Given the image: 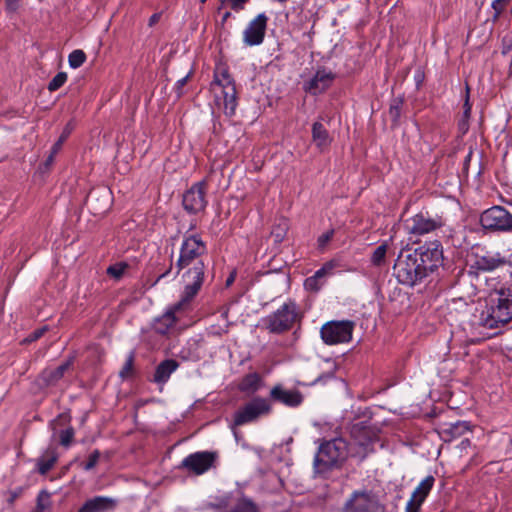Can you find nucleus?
I'll return each instance as SVG.
<instances>
[{
    "mask_svg": "<svg viewBox=\"0 0 512 512\" xmlns=\"http://www.w3.org/2000/svg\"><path fill=\"white\" fill-rule=\"evenodd\" d=\"M208 248L198 233L183 235L179 257L175 263L176 275L184 270L183 301H191L200 291L208 271Z\"/></svg>",
    "mask_w": 512,
    "mask_h": 512,
    "instance_id": "f257e3e1",
    "label": "nucleus"
},
{
    "mask_svg": "<svg viewBox=\"0 0 512 512\" xmlns=\"http://www.w3.org/2000/svg\"><path fill=\"white\" fill-rule=\"evenodd\" d=\"M512 320V289L500 288L492 291L485 310L481 312L479 324L485 328L495 329Z\"/></svg>",
    "mask_w": 512,
    "mask_h": 512,
    "instance_id": "f03ea898",
    "label": "nucleus"
},
{
    "mask_svg": "<svg viewBox=\"0 0 512 512\" xmlns=\"http://www.w3.org/2000/svg\"><path fill=\"white\" fill-rule=\"evenodd\" d=\"M349 454V446L343 438H334L319 446L314 457V470L317 474H324L341 465Z\"/></svg>",
    "mask_w": 512,
    "mask_h": 512,
    "instance_id": "7ed1b4c3",
    "label": "nucleus"
},
{
    "mask_svg": "<svg viewBox=\"0 0 512 512\" xmlns=\"http://www.w3.org/2000/svg\"><path fill=\"white\" fill-rule=\"evenodd\" d=\"M393 272L401 284L411 287L426 277L418 263L417 254L409 250L400 252L393 266Z\"/></svg>",
    "mask_w": 512,
    "mask_h": 512,
    "instance_id": "20e7f679",
    "label": "nucleus"
},
{
    "mask_svg": "<svg viewBox=\"0 0 512 512\" xmlns=\"http://www.w3.org/2000/svg\"><path fill=\"white\" fill-rule=\"evenodd\" d=\"M350 436L353 441L351 456L364 460L374 451V443L378 440V437L375 430L366 422L353 424L350 429Z\"/></svg>",
    "mask_w": 512,
    "mask_h": 512,
    "instance_id": "39448f33",
    "label": "nucleus"
},
{
    "mask_svg": "<svg viewBox=\"0 0 512 512\" xmlns=\"http://www.w3.org/2000/svg\"><path fill=\"white\" fill-rule=\"evenodd\" d=\"M298 320L297 305L295 302L289 301L264 318V325L272 334H283L292 329Z\"/></svg>",
    "mask_w": 512,
    "mask_h": 512,
    "instance_id": "423d86ee",
    "label": "nucleus"
},
{
    "mask_svg": "<svg viewBox=\"0 0 512 512\" xmlns=\"http://www.w3.org/2000/svg\"><path fill=\"white\" fill-rule=\"evenodd\" d=\"M272 411L270 400L257 396L242 405L233 415V425L243 426L269 415Z\"/></svg>",
    "mask_w": 512,
    "mask_h": 512,
    "instance_id": "0eeeda50",
    "label": "nucleus"
},
{
    "mask_svg": "<svg viewBox=\"0 0 512 512\" xmlns=\"http://www.w3.org/2000/svg\"><path fill=\"white\" fill-rule=\"evenodd\" d=\"M219 455L217 451H197L187 455L180 463L179 469L189 474L200 476L215 468Z\"/></svg>",
    "mask_w": 512,
    "mask_h": 512,
    "instance_id": "6e6552de",
    "label": "nucleus"
},
{
    "mask_svg": "<svg viewBox=\"0 0 512 512\" xmlns=\"http://www.w3.org/2000/svg\"><path fill=\"white\" fill-rule=\"evenodd\" d=\"M354 322L350 320L329 321L320 330L321 339L327 345L348 343L352 340Z\"/></svg>",
    "mask_w": 512,
    "mask_h": 512,
    "instance_id": "1a4fd4ad",
    "label": "nucleus"
},
{
    "mask_svg": "<svg viewBox=\"0 0 512 512\" xmlns=\"http://www.w3.org/2000/svg\"><path fill=\"white\" fill-rule=\"evenodd\" d=\"M341 512H384V506L371 491L356 490L347 499Z\"/></svg>",
    "mask_w": 512,
    "mask_h": 512,
    "instance_id": "9d476101",
    "label": "nucleus"
},
{
    "mask_svg": "<svg viewBox=\"0 0 512 512\" xmlns=\"http://www.w3.org/2000/svg\"><path fill=\"white\" fill-rule=\"evenodd\" d=\"M417 254L418 263L426 276L443 263V250L439 241L425 243L413 251Z\"/></svg>",
    "mask_w": 512,
    "mask_h": 512,
    "instance_id": "9b49d317",
    "label": "nucleus"
},
{
    "mask_svg": "<svg viewBox=\"0 0 512 512\" xmlns=\"http://www.w3.org/2000/svg\"><path fill=\"white\" fill-rule=\"evenodd\" d=\"M481 226L491 231H511L512 214L502 206H493L480 216Z\"/></svg>",
    "mask_w": 512,
    "mask_h": 512,
    "instance_id": "f8f14e48",
    "label": "nucleus"
},
{
    "mask_svg": "<svg viewBox=\"0 0 512 512\" xmlns=\"http://www.w3.org/2000/svg\"><path fill=\"white\" fill-rule=\"evenodd\" d=\"M208 183L206 179L194 183L182 197L184 210L189 214H197L206 208L208 201L206 199Z\"/></svg>",
    "mask_w": 512,
    "mask_h": 512,
    "instance_id": "ddd939ff",
    "label": "nucleus"
},
{
    "mask_svg": "<svg viewBox=\"0 0 512 512\" xmlns=\"http://www.w3.org/2000/svg\"><path fill=\"white\" fill-rule=\"evenodd\" d=\"M445 225L442 216H432L428 212H419L408 220L407 229L413 235H425Z\"/></svg>",
    "mask_w": 512,
    "mask_h": 512,
    "instance_id": "4468645a",
    "label": "nucleus"
},
{
    "mask_svg": "<svg viewBox=\"0 0 512 512\" xmlns=\"http://www.w3.org/2000/svg\"><path fill=\"white\" fill-rule=\"evenodd\" d=\"M268 20L265 13H260L248 23L242 33V40L246 46H259L263 43Z\"/></svg>",
    "mask_w": 512,
    "mask_h": 512,
    "instance_id": "2eb2a0df",
    "label": "nucleus"
},
{
    "mask_svg": "<svg viewBox=\"0 0 512 512\" xmlns=\"http://www.w3.org/2000/svg\"><path fill=\"white\" fill-rule=\"evenodd\" d=\"M505 265L512 266L511 262L500 252L486 251L482 255L475 254V261L471 268L481 272H492Z\"/></svg>",
    "mask_w": 512,
    "mask_h": 512,
    "instance_id": "dca6fc26",
    "label": "nucleus"
},
{
    "mask_svg": "<svg viewBox=\"0 0 512 512\" xmlns=\"http://www.w3.org/2000/svg\"><path fill=\"white\" fill-rule=\"evenodd\" d=\"M71 415L69 412L60 413L53 421H51L50 426L53 429L54 433H58L59 443L65 448H68L75 436V430L70 425Z\"/></svg>",
    "mask_w": 512,
    "mask_h": 512,
    "instance_id": "f3484780",
    "label": "nucleus"
},
{
    "mask_svg": "<svg viewBox=\"0 0 512 512\" xmlns=\"http://www.w3.org/2000/svg\"><path fill=\"white\" fill-rule=\"evenodd\" d=\"M86 204L93 214H103L110 208L111 192L106 187L93 189L87 195Z\"/></svg>",
    "mask_w": 512,
    "mask_h": 512,
    "instance_id": "a211bd4d",
    "label": "nucleus"
},
{
    "mask_svg": "<svg viewBox=\"0 0 512 512\" xmlns=\"http://www.w3.org/2000/svg\"><path fill=\"white\" fill-rule=\"evenodd\" d=\"M270 399L290 408L299 407L304 400L303 394L296 389H285L282 385H275L270 390Z\"/></svg>",
    "mask_w": 512,
    "mask_h": 512,
    "instance_id": "6ab92c4d",
    "label": "nucleus"
},
{
    "mask_svg": "<svg viewBox=\"0 0 512 512\" xmlns=\"http://www.w3.org/2000/svg\"><path fill=\"white\" fill-rule=\"evenodd\" d=\"M189 302L190 301H183L182 296L181 300L177 304H175L172 308L167 310L163 315L155 319L153 323L154 331L160 335L167 334L177 321L175 317L176 311L180 310L184 304H187Z\"/></svg>",
    "mask_w": 512,
    "mask_h": 512,
    "instance_id": "aec40b11",
    "label": "nucleus"
},
{
    "mask_svg": "<svg viewBox=\"0 0 512 512\" xmlns=\"http://www.w3.org/2000/svg\"><path fill=\"white\" fill-rule=\"evenodd\" d=\"M334 79L331 72L318 70L316 74L304 83V90L312 95H318L328 89Z\"/></svg>",
    "mask_w": 512,
    "mask_h": 512,
    "instance_id": "412c9836",
    "label": "nucleus"
},
{
    "mask_svg": "<svg viewBox=\"0 0 512 512\" xmlns=\"http://www.w3.org/2000/svg\"><path fill=\"white\" fill-rule=\"evenodd\" d=\"M75 357L70 356L66 361L60 364L55 369H45L40 374V381L45 387L56 385L64 376L67 370H69L73 363Z\"/></svg>",
    "mask_w": 512,
    "mask_h": 512,
    "instance_id": "4be33fe9",
    "label": "nucleus"
},
{
    "mask_svg": "<svg viewBox=\"0 0 512 512\" xmlns=\"http://www.w3.org/2000/svg\"><path fill=\"white\" fill-rule=\"evenodd\" d=\"M117 500L106 496H95L87 500L78 512H108L117 507Z\"/></svg>",
    "mask_w": 512,
    "mask_h": 512,
    "instance_id": "5701e85b",
    "label": "nucleus"
},
{
    "mask_svg": "<svg viewBox=\"0 0 512 512\" xmlns=\"http://www.w3.org/2000/svg\"><path fill=\"white\" fill-rule=\"evenodd\" d=\"M179 367V363L174 359H165L161 361L155 368L153 382L157 384H165L171 374Z\"/></svg>",
    "mask_w": 512,
    "mask_h": 512,
    "instance_id": "b1692460",
    "label": "nucleus"
},
{
    "mask_svg": "<svg viewBox=\"0 0 512 512\" xmlns=\"http://www.w3.org/2000/svg\"><path fill=\"white\" fill-rule=\"evenodd\" d=\"M470 430V422L457 421L455 423H449L445 427H443L441 430V437L445 442H450L456 438L461 437Z\"/></svg>",
    "mask_w": 512,
    "mask_h": 512,
    "instance_id": "393cba45",
    "label": "nucleus"
},
{
    "mask_svg": "<svg viewBox=\"0 0 512 512\" xmlns=\"http://www.w3.org/2000/svg\"><path fill=\"white\" fill-rule=\"evenodd\" d=\"M263 384L262 377L257 372L244 375L238 383V390L247 395L256 393Z\"/></svg>",
    "mask_w": 512,
    "mask_h": 512,
    "instance_id": "a878e982",
    "label": "nucleus"
},
{
    "mask_svg": "<svg viewBox=\"0 0 512 512\" xmlns=\"http://www.w3.org/2000/svg\"><path fill=\"white\" fill-rule=\"evenodd\" d=\"M312 140L321 151H324L331 144L332 139L328 130L319 121L314 122L312 125Z\"/></svg>",
    "mask_w": 512,
    "mask_h": 512,
    "instance_id": "bb28decb",
    "label": "nucleus"
},
{
    "mask_svg": "<svg viewBox=\"0 0 512 512\" xmlns=\"http://www.w3.org/2000/svg\"><path fill=\"white\" fill-rule=\"evenodd\" d=\"M224 103V113L226 116L232 117L235 115L237 102V91L235 86H226L221 89Z\"/></svg>",
    "mask_w": 512,
    "mask_h": 512,
    "instance_id": "cd10ccee",
    "label": "nucleus"
},
{
    "mask_svg": "<svg viewBox=\"0 0 512 512\" xmlns=\"http://www.w3.org/2000/svg\"><path fill=\"white\" fill-rule=\"evenodd\" d=\"M435 483V478L432 475L426 476L413 491L411 497L424 503L429 493L431 492Z\"/></svg>",
    "mask_w": 512,
    "mask_h": 512,
    "instance_id": "c85d7f7f",
    "label": "nucleus"
},
{
    "mask_svg": "<svg viewBox=\"0 0 512 512\" xmlns=\"http://www.w3.org/2000/svg\"><path fill=\"white\" fill-rule=\"evenodd\" d=\"M58 460V454L55 450L47 451L46 455L37 460V471L41 475H46Z\"/></svg>",
    "mask_w": 512,
    "mask_h": 512,
    "instance_id": "c756f323",
    "label": "nucleus"
},
{
    "mask_svg": "<svg viewBox=\"0 0 512 512\" xmlns=\"http://www.w3.org/2000/svg\"><path fill=\"white\" fill-rule=\"evenodd\" d=\"M211 86H217L224 89L226 86H235L234 79L225 67L217 68L214 72V78Z\"/></svg>",
    "mask_w": 512,
    "mask_h": 512,
    "instance_id": "7c9ffc66",
    "label": "nucleus"
},
{
    "mask_svg": "<svg viewBox=\"0 0 512 512\" xmlns=\"http://www.w3.org/2000/svg\"><path fill=\"white\" fill-rule=\"evenodd\" d=\"M229 512H259V509L252 499L242 496Z\"/></svg>",
    "mask_w": 512,
    "mask_h": 512,
    "instance_id": "2f4dec72",
    "label": "nucleus"
},
{
    "mask_svg": "<svg viewBox=\"0 0 512 512\" xmlns=\"http://www.w3.org/2000/svg\"><path fill=\"white\" fill-rule=\"evenodd\" d=\"M324 284V277L322 272L317 270L312 276L304 281V287L307 291L318 292Z\"/></svg>",
    "mask_w": 512,
    "mask_h": 512,
    "instance_id": "473e14b6",
    "label": "nucleus"
},
{
    "mask_svg": "<svg viewBox=\"0 0 512 512\" xmlns=\"http://www.w3.org/2000/svg\"><path fill=\"white\" fill-rule=\"evenodd\" d=\"M388 250V244L383 242L379 245L371 255V264L376 267H381L386 262V254Z\"/></svg>",
    "mask_w": 512,
    "mask_h": 512,
    "instance_id": "72a5a7b5",
    "label": "nucleus"
},
{
    "mask_svg": "<svg viewBox=\"0 0 512 512\" xmlns=\"http://www.w3.org/2000/svg\"><path fill=\"white\" fill-rule=\"evenodd\" d=\"M51 507V494L47 490H41L36 499V506L31 512H45Z\"/></svg>",
    "mask_w": 512,
    "mask_h": 512,
    "instance_id": "f704fd0d",
    "label": "nucleus"
},
{
    "mask_svg": "<svg viewBox=\"0 0 512 512\" xmlns=\"http://www.w3.org/2000/svg\"><path fill=\"white\" fill-rule=\"evenodd\" d=\"M74 129L75 123L73 120H70L63 128V131L58 140L53 144V153H58L61 150L63 143L67 140Z\"/></svg>",
    "mask_w": 512,
    "mask_h": 512,
    "instance_id": "c9c22d12",
    "label": "nucleus"
},
{
    "mask_svg": "<svg viewBox=\"0 0 512 512\" xmlns=\"http://www.w3.org/2000/svg\"><path fill=\"white\" fill-rule=\"evenodd\" d=\"M86 59L87 57L85 52L81 49H76L69 54L68 63L71 68L76 69L82 66Z\"/></svg>",
    "mask_w": 512,
    "mask_h": 512,
    "instance_id": "e433bc0d",
    "label": "nucleus"
},
{
    "mask_svg": "<svg viewBox=\"0 0 512 512\" xmlns=\"http://www.w3.org/2000/svg\"><path fill=\"white\" fill-rule=\"evenodd\" d=\"M402 105H403L402 98H395L392 100V102L390 104L389 116L394 125L398 124V121L401 116Z\"/></svg>",
    "mask_w": 512,
    "mask_h": 512,
    "instance_id": "4c0bfd02",
    "label": "nucleus"
},
{
    "mask_svg": "<svg viewBox=\"0 0 512 512\" xmlns=\"http://www.w3.org/2000/svg\"><path fill=\"white\" fill-rule=\"evenodd\" d=\"M248 1L249 0H221L217 12L220 13L225 5H228L235 12H240L245 8Z\"/></svg>",
    "mask_w": 512,
    "mask_h": 512,
    "instance_id": "58836bf2",
    "label": "nucleus"
},
{
    "mask_svg": "<svg viewBox=\"0 0 512 512\" xmlns=\"http://www.w3.org/2000/svg\"><path fill=\"white\" fill-rule=\"evenodd\" d=\"M127 268H128V264L126 262H118L113 265H110L107 268L106 273H107V275H109L115 279H119L122 277V275L124 274V272L126 271Z\"/></svg>",
    "mask_w": 512,
    "mask_h": 512,
    "instance_id": "ea45409f",
    "label": "nucleus"
},
{
    "mask_svg": "<svg viewBox=\"0 0 512 512\" xmlns=\"http://www.w3.org/2000/svg\"><path fill=\"white\" fill-rule=\"evenodd\" d=\"M67 81V73L65 72H58L52 80L48 83L47 89L50 92L57 91L59 88H61L65 82Z\"/></svg>",
    "mask_w": 512,
    "mask_h": 512,
    "instance_id": "a19ab883",
    "label": "nucleus"
},
{
    "mask_svg": "<svg viewBox=\"0 0 512 512\" xmlns=\"http://www.w3.org/2000/svg\"><path fill=\"white\" fill-rule=\"evenodd\" d=\"M133 366H134V353L131 352L125 360V363L122 369L119 372V376L122 379H126L133 374Z\"/></svg>",
    "mask_w": 512,
    "mask_h": 512,
    "instance_id": "79ce46f5",
    "label": "nucleus"
},
{
    "mask_svg": "<svg viewBox=\"0 0 512 512\" xmlns=\"http://www.w3.org/2000/svg\"><path fill=\"white\" fill-rule=\"evenodd\" d=\"M230 504L229 496H222L217 498L216 502H211L208 506L218 512H224Z\"/></svg>",
    "mask_w": 512,
    "mask_h": 512,
    "instance_id": "37998d69",
    "label": "nucleus"
},
{
    "mask_svg": "<svg viewBox=\"0 0 512 512\" xmlns=\"http://www.w3.org/2000/svg\"><path fill=\"white\" fill-rule=\"evenodd\" d=\"M100 458V451L94 450L88 457V460L85 464H83V469L85 471H90L97 465Z\"/></svg>",
    "mask_w": 512,
    "mask_h": 512,
    "instance_id": "c03bdc74",
    "label": "nucleus"
},
{
    "mask_svg": "<svg viewBox=\"0 0 512 512\" xmlns=\"http://www.w3.org/2000/svg\"><path fill=\"white\" fill-rule=\"evenodd\" d=\"M510 0H494L492 2V8L494 10V18H498L499 15L504 11L506 5Z\"/></svg>",
    "mask_w": 512,
    "mask_h": 512,
    "instance_id": "a18cd8bd",
    "label": "nucleus"
},
{
    "mask_svg": "<svg viewBox=\"0 0 512 512\" xmlns=\"http://www.w3.org/2000/svg\"><path fill=\"white\" fill-rule=\"evenodd\" d=\"M469 92H470V88L468 86V84L466 85V95H465V100H464V104H463V118H465L466 120H469L470 116H471V104L469 102Z\"/></svg>",
    "mask_w": 512,
    "mask_h": 512,
    "instance_id": "49530a36",
    "label": "nucleus"
},
{
    "mask_svg": "<svg viewBox=\"0 0 512 512\" xmlns=\"http://www.w3.org/2000/svg\"><path fill=\"white\" fill-rule=\"evenodd\" d=\"M47 330H48L47 326L38 328V329L34 330L32 333H30L24 341L27 343L34 342V341L40 339L45 334V332Z\"/></svg>",
    "mask_w": 512,
    "mask_h": 512,
    "instance_id": "de8ad7c7",
    "label": "nucleus"
},
{
    "mask_svg": "<svg viewBox=\"0 0 512 512\" xmlns=\"http://www.w3.org/2000/svg\"><path fill=\"white\" fill-rule=\"evenodd\" d=\"M337 262L335 260H330L323 264V266L318 269L322 272L323 277L325 278L327 275L332 274V271L337 267Z\"/></svg>",
    "mask_w": 512,
    "mask_h": 512,
    "instance_id": "09e8293b",
    "label": "nucleus"
},
{
    "mask_svg": "<svg viewBox=\"0 0 512 512\" xmlns=\"http://www.w3.org/2000/svg\"><path fill=\"white\" fill-rule=\"evenodd\" d=\"M190 77V73L184 76L183 78L179 79L174 87V91L178 98H180L183 95V87L187 84V81Z\"/></svg>",
    "mask_w": 512,
    "mask_h": 512,
    "instance_id": "8fccbe9b",
    "label": "nucleus"
},
{
    "mask_svg": "<svg viewBox=\"0 0 512 512\" xmlns=\"http://www.w3.org/2000/svg\"><path fill=\"white\" fill-rule=\"evenodd\" d=\"M24 492V488L23 487H17L15 488L14 490H11L8 492V498H7V502L10 504V505H13L14 502L19 498L21 497V495L23 494Z\"/></svg>",
    "mask_w": 512,
    "mask_h": 512,
    "instance_id": "3c124183",
    "label": "nucleus"
},
{
    "mask_svg": "<svg viewBox=\"0 0 512 512\" xmlns=\"http://www.w3.org/2000/svg\"><path fill=\"white\" fill-rule=\"evenodd\" d=\"M423 503L411 497L406 504L405 512H420V508Z\"/></svg>",
    "mask_w": 512,
    "mask_h": 512,
    "instance_id": "603ef678",
    "label": "nucleus"
},
{
    "mask_svg": "<svg viewBox=\"0 0 512 512\" xmlns=\"http://www.w3.org/2000/svg\"><path fill=\"white\" fill-rule=\"evenodd\" d=\"M333 235H334V230L333 229H331V230L325 232L324 234H322L318 238V245H319V247H324L333 238Z\"/></svg>",
    "mask_w": 512,
    "mask_h": 512,
    "instance_id": "864d4df0",
    "label": "nucleus"
},
{
    "mask_svg": "<svg viewBox=\"0 0 512 512\" xmlns=\"http://www.w3.org/2000/svg\"><path fill=\"white\" fill-rule=\"evenodd\" d=\"M21 0H5V8L9 13H15L20 7Z\"/></svg>",
    "mask_w": 512,
    "mask_h": 512,
    "instance_id": "5fc2aeb1",
    "label": "nucleus"
},
{
    "mask_svg": "<svg viewBox=\"0 0 512 512\" xmlns=\"http://www.w3.org/2000/svg\"><path fill=\"white\" fill-rule=\"evenodd\" d=\"M161 16H162V13L158 12V13H154L150 16L149 18V21H148V25L150 27L154 26L155 24H157L160 19H161Z\"/></svg>",
    "mask_w": 512,
    "mask_h": 512,
    "instance_id": "6e6d98bb",
    "label": "nucleus"
},
{
    "mask_svg": "<svg viewBox=\"0 0 512 512\" xmlns=\"http://www.w3.org/2000/svg\"><path fill=\"white\" fill-rule=\"evenodd\" d=\"M471 446V441L468 438L463 439L460 444L458 445V448L461 452L466 451Z\"/></svg>",
    "mask_w": 512,
    "mask_h": 512,
    "instance_id": "4d7b16f0",
    "label": "nucleus"
},
{
    "mask_svg": "<svg viewBox=\"0 0 512 512\" xmlns=\"http://www.w3.org/2000/svg\"><path fill=\"white\" fill-rule=\"evenodd\" d=\"M459 129L465 133L468 130V120L462 117V119L459 121Z\"/></svg>",
    "mask_w": 512,
    "mask_h": 512,
    "instance_id": "13d9d810",
    "label": "nucleus"
},
{
    "mask_svg": "<svg viewBox=\"0 0 512 512\" xmlns=\"http://www.w3.org/2000/svg\"><path fill=\"white\" fill-rule=\"evenodd\" d=\"M235 278H236V272L233 271L229 276L228 278L226 279V286L229 287L230 285L233 284V282L235 281Z\"/></svg>",
    "mask_w": 512,
    "mask_h": 512,
    "instance_id": "bf43d9fd",
    "label": "nucleus"
},
{
    "mask_svg": "<svg viewBox=\"0 0 512 512\" xmlns=\"http://www.w3.org/2000/svg\"><path fill=\"white\" fill-rule=\"evenodd\" d=\"M57 153H53V148H51V152L49 154V156L47 157L46 161H45V165L46 166H49L53 163L54 161V157Z\"/></svg>",
    "mask_w": 512,
    "mask_h": 512,
    "instance_id": "052dcab7",
    "label": "nucleus"
},
{
    "mask_svg": "<svg viewBox=\"0 0 512 512\" xmlns=\"http://www.w3.org/2000/svg\"><path fill=\"white\" fill-rule=\"evenodd\" d=\"M171 270H172V264L170 265V267L165 272L161 273L158 276L156 281L158 282L160 279L165 278L171 272Z\"/></svg>",
    "mask_w": 512,
    "mask_h": 512,
    "instance_id": "680f3d73",
    "label": "nucleus"
},
{
    "mask_svg": "<svg viewBox=\"0 0 512 512\" xmlns=\"http://www.w3.org/2000/svg\"><path fill=\"white\" fill-rule=\"evenodd\" d=\"M231 17V12L229 11H225L223 14H222V19H221V23L224 24L229 18Z\"/></svg>",
    "mask_w": 512,
    "mask_h": 512,
    "instance_id": "e2e57ef3",
    "label": "nucleus"
},
{
    "mask_svg": "<svg viewBox=\"0 0 512 512\" xmlns=\"http://www.w3.org/2000/svg\"><path fill=\"white\" fill-rule=\"evenodd\" d=\"M472 156V151L469 152V154L466 156L465 164H468Z\"/></svg>",
    "mask_w": 512,
    "mask_h": 512,
    "instance_id": "0e129e2a",
    "label": "nucleus"
},
{
    "mask_svg": "<svg viewBox=\"0 0 512 512\" xmlns=\"http://www.w3.org/2000/svg\"><path fill=\"white\" fill-rule=\"evenodd\" d=\"M416 80H417V83H418V84H420V83H421V81H422V76H421V75H418V76L416 77Z\"/></svg>",
    "mask_w": 512,
    "mask_h": 512,
    "instance_id": "69168bd1",
    "label": "nucleus"
},
{
    "mask_svg": "<svg viewBox=\"0 0 512 512\" xmlns=\"http://www.w3.org/2000/svg\"><path fill=\"white\" fill-rule=\"evenodd\" d=\"M206 1H207V0H200V2H201L202 4H204Z\"/></svg>",
    "mask_w": 512,
    "mask_h": 512,
    "instance_id": "338daca9",
    "label": "nucleus"
}]
</instances>
